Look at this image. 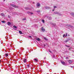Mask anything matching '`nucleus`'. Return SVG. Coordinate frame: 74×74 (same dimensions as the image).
<instances>
[{"label": "nucleus", "mask_w": 74, "mask_h": 74, "mask_svg": "<svg viewBox=\"0 0 74 74\" xmlns=\"http://www.w3.org/2000/svg\"><path fill=\"white\" fill-rule=\"evenodd\" d=\"M40 4L39 3H37L36 4V7L37 8H40Z\"/></svg>", "instance_id": "1"}, {"label": "nucleus", "mask_w": 74, "mask_h": 74, "mask_svg": "<svg viewBox=\"0 0 74 74\" xmlns=\"http://www.w3.org/2000/svg\"><path fill=\"white\" fill-rule=\"evenodd\" d=\"M11 5L14 8H18V6H16L14 5H13L12 4H11Z\"/></svg>", "instance_id": "2"}, {"label": "nucleus", "mask_w": 74, "mask_h": 74, "mask_svg": "<svg viewBox=\"0 0 74 74\" xmlns=\"http://www.w3.org/2000/svg\"><path fill=\"white\" fill-rule=\"evenodd\" d=\"M50 24L52 25V26H55L56 25V24L55 23H51V22H50Z\"/></svg>", "instance_id": "3"}, {"label": "nucleus", "mask_w": 74, "mask_h": 74, "mask_svg": "<svg viewBox=\"0 0 74 74\" xmlns=\"http://www.w3.org/2000/svg\"><path fill=\"white\" fill-rule=\"evenodd\" d=\"M23 60L24 63H26V62H27V60L26 59H23Z\"/></svg>", "instance_id": "4"}, {"label": "nucleus", "mask_w": 74, "mask_h": 74, "mask_svg": "<svg viewBox=\"0 0 74 74\" xmlns=\"http://www.w3.org/2000/svg\"><path fill=\"white\" fill-rule=\"evenodd\" d=\"M45 9H46L47 10H48L49 9H51V8L49 7H45Z\"/></svg>", "instance_id": "5"}, {"label": "nucleus", "mask_w": 74, "mask_h": 74, "mask_svg": "<svg viewBox=\"0 0 74 74\" xmlns=\"http://www.w3.org/2000/svg\"><path fill=\"white\" fill-rule=\"evenodd\" d=\"M66 36H67V33H66V35L65 34H64L63 36L64 37H66Z\"/></svg>", "instance_id": "6"}, {"label": "nucleus", "mask_w": 74, "mask_h": 74, "mask_svg": "<svg viewBox=\"0 0 74 74\" xmlns=\"http://www.w3.org/2000/svg\"><path fill=\"white\" fill-rule=\"evenodd\" d=\"M68 62L69 63H72V62H73V61L70 60H68Z\"/></svg>", "instance_id": "7"}, {"label": "nucleus", "mask_w": 74, "mask_h": 74, "mask_svg": "<svg viewBox=\"0 0 74 74\" xmlns=\"http://www.w3.org/2000/svg\"><path fill=\"white\" fill-rule=\"evenodd\" d=\"M61 62L62 64H63V65H65V63L64 62Z\"/></svg>", "instance_id": "8"}, {"label": "nucleus", "mask_w": 74, "mask_h": 74, "mask_svg": "<svg viewBox=\"0 0 74 74\" xmlns=\"http://www.w3.org/2000/svg\"><path fill=\"white\" fill-rule=\"evenodd\" d=\"M41 30L42 31H43V32H44V31H45V29H44L43 27H42Z\"/></svg>", "instance_id": "9"}, {"label": "nucleus", "mask_w": 74, "mask_h": 74, "mask_svg": "<svg viewBox=\"0 0 74 74\" xmlns=\"http://www.w3.org/2000/svg\"><path fill=\"white\" fill-rule=\"evenodd\" d=\"M36 40H37V41H40V38H37Z\"/></svg>", "instance_id": "10"}, {"label": "nucleus", "mask_w": 74, "mask_h": 74, "mask_svg": "<svg viewBox=\"0 0 74 74\" xmlns=\"http://www.w3.org/2000/svg\"><path fill=\"white\" fill-rule=\"evenodd\" d=\"M1 16H4V14L3 13H2L1 14Z\"/></svg>", "instance_id": "11"}, {"label": "nucleus", "mask_w": 74, "mask_h": 74, "mask_svg": "<svg viewBox=\"0 0 74 74\" xmlns=\"http://www.w3.org/2000/svg\"><path fill=\"white\" fill-rule=\"evenodd\" d=\"M27 14H33V13L30 12H27Z\"/></svg>", "instance_id": "12"}, {"label": "nucleus", "mask_w": 74, "mask_h": 74, "mask_svg": "<svg viewBox=\"0 0 74 74\" xmlns=\"http://www.w3.org/2000/svg\"><path fill=\"white\" fill-rule=\"evenodd\" d=\"M48 19L49 20H51V19H52V18L51 17H48Z\"/></svg>", "instance_id": "13"}, {"label": "nucleus", "mask_w": 74, "mask_h": 74, "mask_svg": "<svg viewBox=\"0 0 74 74\" xmlns=\"http://www.w3.org/2000/svg\"><path fill=\"white\" fill-rule=\"evenodd\" d=\"M19 32L20 34H22V32L21 31H19Z\"/></svg>", "instance_id": "14"}, {"label": "nucleus", "mask_w": 74, "mask_h": 74, "mask_svg": "<svg viewBox=\"0 0 74 74\" xmlns=\"http://www.w3.org/2000/svg\"><path fill=\"white\" fill-rule=\"evenodd\" d=\"M34 60L36 61V62H38V60H37V59H34Z\"/></svg>", "instance_id": "15"}, {"label": "nucleus", "mask_w": 74, "mask_h": 74, "mask_svg": "<svg viewBox=\"0 0 74 74\" xmlns=\"http://www.w3.org/2000/svg\"><path fill=\"white\" fill-rule=\"evenodd\" d=\"M5 56H6V57H7V56H8V53H5Z\"/></svg>", "instance_id": "16"}, {"label": "nucleus", "mask_w": 74, "mask_h": 74, "mask_svg": "<svg viewBox=\"0 0 74 74\" xmlns=\"http://www.w3.org/2000/svg\"><path fill=\"white\" fill-rule=\"evenodd\" d=\"M44 39H45V40L46 41H47V40H48V39L47 38H44Z\"/></svg>", "instance_id": "17"}, {"label": "nucleus", "mask_w": 74, "mask_h": 74, "mask_svg": "<svg viewBox=\"0 0 74 74\" xmlns=\"http://www.w3.org/2000/svg\"><path fill=\"white\" fill-rule=\"evenodd\" d=\"M12 14H14V15H16V13L13 12Z\"/></svg>", "instance_id": "18"}, {"label": "nucleus", "mask_w": 74, "mask_h": 74, "mask_svg": "<svg viewBox=\"0 0 74 74\" xmlns=\"http://www.w3.org/2000/svg\"><path fill=\"white\" fill-rule=\"evenodd\" d=\"M42 22H43V23H45V21H44V20H42Z\"/></svg>", "instance_id": "19"}, {"label": "nucleus", "mask_w": 74, "mask_h": 74, "mask_svg": "<svg viewBox=\"0 0 74 74\" xmlns=\"http://www.w3.org/2000/svg\"><path fill=\"white\" fill-rule=\"evenodd\" d=\"M8 25H11V23H10L8 22Z\"/></svg>", "instance_id": "20"}, {"label": "nucleus", "mask_w": 74, "mask_h": 74, "mask_svg": "<svg viewBox=\"0 0 74 74\" xmlns=\"http://www.w3.org/2000/svg\"><path fill=\"white\" fill-rule=\"evenodd\" d=\"M13 27H14V28H15V29H16V28H17V27H16L15 26H13Z\"/></svg>", "instance_id": "21"}, {"label": "nucleus", "mask_w": 74, "mask_h": 74, "mask_svg": "<svg viewBox=\"0 0 74 74\" xmlns=\"http://www.w3.org/2000/svg\"><path fill=\"white\" fill-rule=\"evenodd\" d=\"M25 9L26 10H29V8H26Z\"/></svg>", "instance_id": "22"}, {"label": "nucleus", "mask_w": 74, "mask_h": 74, "mask_svg": "<svg viewBox=\"0 0 74 74\" xmlns=\"http://www.w3.org/2000/svg\"><path fill=\"white\" fill-rule=\"evenodd\" d=\"M1 22L2 23H5V21H1Z\"/></svg>", "instance_id": "23"}, {"label": "nucleus", "mask_w": 74, "mask_h": 74, "mask_svg": "<svg viewBox=\"0 0 74 74\" xmlns=\"http://www.w3.org/2000/svg\"><path fill=\"white\" fill-rule=\"evenodd\" d=\"M26 18H24L23 19V21H25V20H26Z\"/></svg>", "instance_id": "24"}, {"label": "nucleus", "mask_w": 74, "mask_h": 74, "mask_svg": "<svg viewBox=\"0 0 74 74\" xmlns=\"http://www.w3.org/2000/svg\"><path fill=\"white\" fill-rule=\"evenodd\" d=\"M67 26H68L69 27H70V26H71V25H67Z\"/></svg>", "instance_id": "25"}, {"label": "nucleus", "mask_w": 74, "mask_h": 74, "mask_svg": "<svg viewBox=\"0 0 74 74\" xmlns=\"http://www.w3.org/2000/svg\"><path fill=\"white\" fill-rule=\"evenodd\" d=\"M27 67L28 68L29 67H30V65H27Z\"/></svg>", "instance_id": "26"}, {"label": "nucleus", "mask_w": 74, "mask_h": 74, "mask_svg": "<svg viewBox=\"0 0 74 74\" xmlns=\"http://www.w3.org/2000/svg\"><path fill=\"white\" fill-rule=\"evenodd\" d=\"M10 16L8 15V18H10Z\"/></svg>", "instance_id": "27"}, {"label": "nucleus", "mask_w": 74, "mask_h": 74, "mask_svg": "<svg viewBox=\"0 0 74 74\" xmlns=\"http://www.w3.org/2000/svg\"><path fill=\"white\" fill-rule=\"evenodd\" d=\"M37 12H40V11L38 10V11H37Z\"/></svg>", "instance_id": "28"}, {"label": "nucleus", "mask_w": 74, "mask_h": 74, "mask_svg": "<svg viewBox=\"0 0 74 74\" xmlns=\"http://www.w3.org/2000/svg\"><path fill=\"white\" fill-rule=\"evenodd\" d=\"M66 47H70V46H67V45H66Z\"/></svg>", "instance_id": "29"}, {"label": "nucleus", "mask_w": 74, "mask_h": 74, "mask_svg": "<svg viewBox=\"0 0 74 74\" xmlns=\"http://www.w3.org/2000/svg\"><path fill=\"white\" fill-rule=\"evenodd\" d=\"M68 40H66L65 42H68Z\"/></svg>", "instance_id": "30"}, {"label": "nucleus", "mask_w": 74, "mask_h": 74, "mask_svg": "<svg viewBox=\"0 0 74 74\" xmlns=\"http://www.w3.org/2000/svg\"><path fill=\"white\" fill-rule=\"evenodd\" d=\"M29 37H30V38H32V36H29Z\"/></svg>", "instance_id": "31"}, {"label": "nucleus", "mask_w": 74, "mask_h": 74, "mask_svg": "<svg viewBox=\"0 0 74 74\" xmlns=\"http://www.w3.org/2000/svg\"><path fill=\"white\" fill-rule=\"evenodd\" d=\"M55 56H54V55H53V58H55Z\"/></svg>", "instance_id": "32"}, {"label": "nucleus", "mask_w": 74, "mask_h": 74, "mask_svg": "<svg viewBox=\"0 0 74 74\" xmlns=\"http://www.w3.org/2000/svg\"><path fill=\"white\" fill-rule=\"evenodd\" d=\"M49 52H50V53H52V52H51V51H50V50H49Z\"/></svg>", "instance_id": "33"}, {"label": "nucleus", "mask_w": 74, "mask_h": 74, "mask_svg": "<svg viewBox=\"0 0 74 74\" xmlns=\"http://www.w3.org/2000/svg\"><path fill=\"white\" fill-rule=\"evenodd\" d=\"M56 8V6H54V8Z\"/></svg>", "instance_id": "34"}, {"label": "nucleus", "mask_w": 74, "mask_h": 74, "mask_svg": "<svg viewBox=\"0 0 74 74\" xmlns=\"http://www.w3.org/2000/svg\"><path fill=\"white\" fill-rule=\"evenodd\" d=\"M54 10H55L54 9L53 10H52V11H53V12L54 11Z\"/></svg>", "instance_id": "35"}, {"label": "nucleus", "mask_w": 74, "mask_h": 74, "mask_svg": "<svg viewBox=\"0 0 74 74\" xmlns=\"http://www.w3.org/2000/svg\"><path fill=\"white\" fill-rule=\"evenodd\" d=\"M58 15H61V14H59Z\"/></svg>", "instance_id": "36"}, {"label": "nucleus", "mask_w": 74, "mask_h": 74, "mask_svg": "<svg viewBox=\"0 0 74 74\" xmlns=\"http://www.w3.org/2000/svg\"><path fill=\"white\" fill-rule=\"evenodd\" d=\"M68 58H69L68 57H66V59H68Z\"/></svg>", "instance_id": "37"}, {"label": "nucleus", "mask_w": 74, "mask_h": 74, "mask_svg": "<svg viewBox=\"0 0 74 74\" xmlns=\"http://www.w3.org/2000/svg\"><path fill=\"white\" fill-rule=\"evenodd\" d=\"M71 48H69V50H70V49H71Z\"/></svg>", "instance_id": "38"}, {"label": "nucleus", "mask_w": 74, "mask_h": 74, "mask_svg": "<svg viewBox=\"0 0 74 74\" xmlns=\"http://www.w3.org/2000/svg\"><path fill=\"white\" fill-rule=\"evenodd\" d=\"M55 14H58V13H57V12H56Z\"/></svg>", "instance_id": "39"}, {"label": "nucleus", "mask_w": 74, "mask_h": 74, "mask_svg": "<svg viewBox=\"0 0 74 74\" xmlns=\"http://www.w3.org/2000/svg\"><path fill=\"white\" fill-rule=\"evenodd\" d=\"M71 67H72V68H73V67H74V66H71Z\"/></svg>", "instance_id": "40"}, {"label": "nucleus", "mask_w": 74, "mask_h": 74, "mask_svg": "<svg viewBox=\"0 0 74 74\" xmlns=\"http://www.w3.org/2000/svg\"><path fill=\"white\" fill-rule=\"evenodd\" d=\"M44 59H46V58H44Z\"/></svg>", "instance_id": "41"}, {"label": "nucleus", "mask_w": 74, "mask_h": 74, "mask_svg": "<svg viewBox=\"0 0 74 74\" xmlns=\"http://www.w3.org/2000/svg\"><path fill=\"white\" fill-rule=\"evenodd\" d=\"M42 64H40V65H41V66H42Z\"/></svg>", "instance_id": "42"}, {"label": "nucleus", "mask_w": 74, "mask_h": 74, "mask_svg": "<svg viewBox=\"0 0 74 74\" xmlns=\"http://www.w3.org/2000/svg\"><path fill=\"white\" fill-rule=\"evenodd\" d=\"M5 0H3V1H5Z\"/></svg>", "instance_id": "43"}, {"label": "nucleus", "mask_w": 74, "mask_h": 74, "mask_svg": "<svg viewBox=\"0 0 74 74\" xmlns=\"http://www.w3.org/2000/svg\"><path fill=\"white\" fill-rule=\"evenodd\" d=\"M33 3H34V2H33Z\"/></svg>", "instance_id": "44"}, {"label": "nucleus", "mask_w": 74, "mask_h": 74, "mask_svg": "<svg viewBox=\"0 0 74 74\" xmlns=\"http://www.w3.org/2000/svg\"><path fill=\"white\" fill-rule=\"evenodd\" d=\"M43 63H44V62H43Z\"/></svg>", "instance_id": "45"}]
</instances>
